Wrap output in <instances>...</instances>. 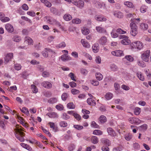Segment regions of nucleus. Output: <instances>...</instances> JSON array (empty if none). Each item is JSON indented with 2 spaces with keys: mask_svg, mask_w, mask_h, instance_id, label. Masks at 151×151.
<instances>
[{
  "mask_svg": "<svg viewBox=\"0 0 151 151\" xmlns=\"http://www.w3.org/2000/svg\"><path fill=\"white\" fill-rule=\"evenodd\" d=\"M42 129L43 131V132L46 134H48V135L50 137L51 136V134L49 132L48 130H47L46 129H44L43 127H42Z\"/></svg>",
  "mask_w": 151,
  "mask_h": 151,
  "instance_id": "nucleus-59",
  "label": "nucleus"
},
{
  "mask_svg": "<svg viewBox=\"0 0 151 151\" xmlns=\"http://www.w3.org/2000/svg\"><path fill=\"white\" fill-rule=\"evenodd\" d=\"M91 84L94 86H97L99 84V82L96 80H93L91 82Z\"/></svg>",
  "mask_w": 151,
  "mask_h": 151,
  "instance_id": "nucleus-53",
  "label": "nucleus"
},
{
  "mask_svg": "<svg viewBox=\"0 0 151 151\" xmlns=\"http://www.w3.org/2000/svg\"><path fill=\"white\" fill-rule=\"evenodd\" d=\"M81 20L78 18H76L73 19L72 21V22L74 24H79L81 23Z\"/></svg>",
  "mask_w": 151,
  "mask_h": 151,
  "instance_id": "nucleus-30",
  "label": "nucleus"
},
{
  "mask_svg": "<svg viewBox=\"0 0 151 151\" xmlns=\"http://www.w3.org/2000/svg\"><path fill=\"white\" fill-rule=\"evenodd\" d=\"M12 39L14 41L16 42H19L21 40L20 37L17 36L13 37Z\"/></svg>",
  "mask_w": 151,
  "mask_h": 151,
  "instance_id": "nucleus-56",
  "label": "nucleus"
},
{
  "mask_svg": "<svg viewBox=\"0 0 151 151\" xmlns=\"http://www.w3.org/2000/svg\"><path fill=\"white\" fill-rule=\"evenodd\" d=\"M130 25L131 28V34L132 36H135L138 33L137 26L133 22L131 23Z\"/></svg>",
  "mask_w": 151,
  "mask_h": 151,
  "instance_id": "nucleus-2",
  "label": "nucleus"
},
{
  "mask_svg": "<svg viewBox=\"0 0 151 151\" xmlns=\"http://www.w3.org/2000/svg\"><path fill=\"white\" fill-rule=\"evenodd\" d=\"M96 19L99 21H105L106 20V18L99 16L96 17Z\"/></svg>",
  "mask_w": 151,
  "mask_h": 151,
  "instance_id": "nucleus-44",
  "label": "nucleus"
},
{
  "mask_svg": "<svg viewBox=\"0 0 151 151\" xmlns=\"http://www.w3.org/2000/svg\"><path fill=\"white\" fill-rule=\"evenodd\" d=\"M31 87L32 91L33 93H36L37 92L38 90L36 87L35 85H31Z\"/></svg>",
  "mask_w": 151,
  "mask_h": 151,
  "instance_id": "nucleus-46",
  "label": "nucleus"
},
{
  "mask_svg": "<svg viewBox=\"0 0 151 151\" xmlns=\"http://www.w3.org/2000/svg\"><path fill=\"white\" fill-rule=\"evenodd\" d=\"M89 30L86 27H83L82 29V32L83 34L87 35L89 33Z\"/></svg>",
  "mask_w": 151,
  "mask_h": 151,
  "instance_id": "nucleus-33",
  "label": "nucleus"
},
{
  "mask_svg": "<svg viewBox=\"0 0 151 151\" xmlns=\"http://www.w3.org/2000/svg\"><path fill=\"white\" fill-rule=\"evenodd\" d=\"M114 15L115 17L119 18H122L123 16L122 13L120 11H115L114 12Z\"/></svg>",
  "mask_w": 151,
  "mask_h": 151,
  "instance_id": "nucleus-15",
  "label": "nucleus"
},
{
  "mask_svg": "<svg viewBox=\"0 0 151 151\" xmlns=\"http://www.w3.org/2000/svg\"><path fill=\"white\" fill-rule=\"evenodd\" d=\"M27 42L28 45L32 44L33 43V41L30 37H26L24 38V43H27Z\"/></svg>",
  "mask_w": 151,
  "mask_h": 151,
  "instance_id": "nucleus-12",
  "label": "nucleus"
},
{
  "mask_svg": "<svg viewBox=\"0 0 151 151\" xmlns=\"http://www.w3.org/2000/svg\"><path fill=\"white\" fill-rule=\"evenodd\" d=\"M102 142L107 145H109L110 144V141L108 139H103L102 140Z\"/></svg>",
  "mask_w": 151,
  "mask_h": 151,
  "instance_id": "nucleus-40",
  "label": "nucleus"
},
{
  "mask_svg": "<svg viewBox=\"0 0 151 151\" xmlns=\"http://www.w3.org/2000/svg\"><path fill=\"white\" fill-rule=\"evenodd\" d=\"M9 18L8 17H5L4 16L3 17L1 18V21L3 22H6L9 21Z\"/></svg>",
  "mask_w": 151,
  "mask_h": 151,
  "instance_id": "nucleus-52",
  "label": "nucleus"
},
{
  "mask_svg": "<svg viewBox=\"0 0 151 151\" xmlns=\"http://www.w3.org/2000/svg\"><path fill=\"white\" fill-rule=\"evenodd\" d=\"M45 5L48 7H50L52 6V4L50 2L47 0L44 3Z\"/></svg>",
  "mask_w": 151,
  "mask_h": 151,
  "instance_id": "nucleus-63",
  "label": "nucleus"
},
{
  "mask_svg": "<svg viewBox=\"0 0 151 151\" xmlns=\"http://www.w3.org/2000/svg\"><path fill=\"white\" fill-rule=\"evenodd\" d=\"M56 109L58 110L61 111L63 109L64 107L61 104H60L56 106Z\"/></svg>",
  "mask_w": 151,
  "mask_h": 151,
  "instance_id": "nucleus-48",
  "label": "nucleus"
},
{
  "mask_svg": "<svg viewBox=\"0 0 151 151\" xmlns=\"http://www.w3.org/2000/svg\"><path fill=\"white\" fill-rule=\"evenodd\" d=\"M73 127L76 129L78 130H81L83 128V127L82 126L78 125H74Z\"/></svg>",
  "mask_w": 151,
  "mask_h": 151,
  "instance_id": "nucleus-54",
  "label": "nucleus"
},
{
  "mask_svg": "<svg viewBox=\"0 0 151 151\" xmlns=\"http://www.w3.org/2000/svg\"><path fill=\"white\" fill-rule=\"evenodd\" d=\"M99 120L101 123L103 124L106 121L107 119L105 116L102 115L100 117Z\"/></svg>",
  "mask_w": 151,
  "mask_h": 151,
  "instance_id": "nucleus-20",
  "label": "nucleus"
},
{
  "mask_svg": "<svg viewBox=\"0 0 151 151\" xmlns=\"http://www.w3.org/2000/svg\"><path fill=\"white\" fill-rule=\"evenodd\" d=\"M128 121L132 124H138L141 122V120L138 118L135 117H130Z\"/></svg>",
  "mask_w": 151,
  "mask_h": 151,
  "instance_id": "nucleus-6",
  "label": "nucleus"
},
{
  "mask_svg": "<svg viewBox=\"0 0 151 151\" xmlns=\"http://www.w3.org/2000/svg\"><path fill=\"white\" fill-rule=\"evenodd\" d=\"M147 8V6L145 5H142L141 7L140 11L141 12L144 13L146 11Z\"/></svg>",
  "mask_w": 151,
  "mask_h": 151,
  "instance_id": "nucleus-37",
  "label": "nucleus"
},
{
  "mask_svg": "<svg viewBox=\"0 0 151 151\" xmlns=\"http://www.w3.org/2000/svg\"><path fill=\"white\" fill-rule=\"evenodd\" d=\"M71 93L73 95H77L80 92V91L75 88H73L71 90Z\"/></svg>",
  "mask_w": 151,
  "mask_h": 151,
  "instance_id": "nucleus-39",
  "label": "nucleus"
},
{
  "mask_svg": "<svg viewBox=\"0 0 151 151\" xmlns=\"http://www.w3.org/2000/svg\"><path fill=\"white\" fill-rule=\"evenodd\" d=\"M81 42L83 46L85 47L88 48L90 47V45L89 43L85 41L84 39H82L81 40Z\"/></svg>",
  "mask_w": 151,
  "mask_h": 151,
  "instance_id": "nucleus-16",
  "label": "nucleus"
},
{
  "mask_svg": "<svg viewBox=\"0 0 151 151\" xmlns=\"http://www.w3.org/2000/svg\"><path fill=\"white\" fill-rule=\"evenodd\" d=\"M111 35L112 37L113 38L117 37L118 36V34L116 32V30L113 29L111 32Z\"/></svg>",
  "mask_w": 151,
  "mask_h": 151,
  "instance_id": "nucleus-31",
  "label": "nucleus"
},
{
  "mask_svg": "<svg viewBox=\"0 0 151 151\" xmlns=\"http://www.w3.org/2000/svg\"><path fill=\"white\" fill-rule=\"evenodd\" d=\"M141 28L143 30H146L148 28L147 24L145 23H142L140 25Z\"/></svg>",
  "mask_w": 151,
  "mask_h": 151,
  "instance_id": "nucleus-38",
  "label": "nucleus"
},
{
  "mask_svg": "<svg viewBox=\"0 0 151 151\" xmlns=\"http://www.w3.org/2000/svg\"><path fill=\"white\" fill-rule=\"evenodd\" d=\"M123 149L122 146H119L117 147H114L112 150V151H122Z\"/></svg>",
  "mask_w": 151,
  "mask_h": 151,
  "instance_id": "nucleus-36",
  "label": "nucleus"
},
{
  "mask_svg": "<svg viewBox=\"0 0 151 151\" xmlns=\"http://www.w3.org/2000/svg\"><path fill=\"white\" fill-rule=\"evenodd\" d=\"M95 76L96 78L99 81H101L103 79V75L100 73H96Z\"/></svg>",
  "mask_w": 151,
  "mask_h": 151,
  "instance_id": "nucleus-23",
  "label": "nucleus"
},
{
  "mask_svg": "<svg viewBox=\"0 0 151 151\" xmlns=\"http://www.w3.org/2000/svg\"><path fill=\"white\" fill-rule=\"evenodd\" d=\"M125 138L127 141H129L132 138V135L131 134H126Z\"/></svg>",
  "mask_w": 151,
  "mask_h": 151,
  "instance_id": "nucleus-58",
  "label": "nucleus"
},
{
  "mask_svg": "<svg viewBox=\"0 0 151 151\" xmlns=\"http://www.w3.org/2000/svg\"><path fill=\"white\" fill-rule=\"evenodd\" d=\"M9 61V53L7 54L4 58V63L6 64L8 63Z\"/></svg>",
  "mask_w": 151,
  "mask_h": 151,
  "instance_id": "nucleus-29",
  "label": "nucleus"
},
{
  "mask_svg": "<svg viewBox=\"0 0 151 151\" xmlns=\"http://www.w3.org/2000/svg\"><path fill=\"white\" fill-rule=\"evenodd\" d=\"M96 29L98 32L101 33H105L106 32V31L103 28L100 26L96 27Z\"/></svg>",
  "mask_w": 151,
  "mask_h": 151,
  "instance_id": "nucleus-19",
  "label": "nucleus"
},
{
  "mask_svg": "<svg viewBox=\"0 0 151 151\" xmlns=\"http://www.w3.org/2000/svg\"><path fill=\"white\" fill-rule=\"evenodd\" d=\"M20 110L23 113L26 114L27 116L29 115V112L28 109L25 107H23Z\"/></svg>",
  "mask_w": 151,
  "mask_h": 151,
  "instance_id": "nucleus-26",
  "label": "nucleus"
},
{
  "mask_svg": "<svg viewBox=\"0 0 151 151\" xmlns=\"http://www.w3.org/2000/svg\"><path fill=\"white\" fill-rule=\"evenodd\" d=\"M49 117L51 118H58V115L55 112H52L51 113H48L47 114Z\"/></svg>",
  "mask_w": 151,
  "mask_h": 151,
  "instance_id": "nucleus-11",
  "label": "nucleus"
},
{
  "mask_svg": "<svg viewBox=\"0 0 151 151\" xmlns=\"http://www.w3.org/2000/svg\"><path fill=\"white\" fill-rule=\"evenodd\" d=\"M91 141L93 144H96L98 142L99 139L97 137L93 136L91 138Z\"/></svg>",
  "mask_w": 151,
  "mask_h": 151,
  "instance_id": "nucleus-17",
  "label": "nucleus"
},
{
  "mask_svg": "<svg viewBox=\"0 0 151 151\" xmlns=\"http://www.w3.org/2000/svg\"><path fill=\"white\" fill-rule=\"evenodd\" d=\"M68 96V94L66 93H63L61 96V98L63 101H65Z\"/></svg>",
  "mask_w": 151,
  "mask_h": 151,
  "instance_id": "nucleus-45",
  "label": "nucleus"
},
{
  "mask_svg": "<svg viewBox=\"0 0 151 151\" xmlns=\"http://www.w3.org/2000/svg\"><path fill=\"white\" fill-rule=\"evenodd\" d=\"M116 32L117 33L120 34H124L126 33V31H124L122 30L121 29H118L116 30Z\"/></svg>",
  "mask_w": 151,
  "mask_h": 151,
  "instance_id": "nucleus-62",
  "label": "nucleus"
},
{
  "mask_svg": "<svg viewBox=\"0 0 151 151\" xmlns=\"http://www.w3.org/2000/svg\"><path fill=\"white\" fill-rule=\"evenodd\" d=\"M66 45L65 42H63L58 45V47H64L66 46Z\"/></svg>",
  "mask_w": 151,
  "mask_h": 151,
  "instance_id": "nucleus-57",
  "label": "nucleus"
},
{
  "mask_svg": "<svg viewBox=\"0 0 151 151\" xmlns=\"http://www.w3.org/2000/svg\"><path fill=\"white\" fill-rule=\"evenodd\" d=\"M51 12L54 14H57L58 13V11L54 7H52L50 8Z\"/></svg>",
  "mask_w": 151,
  "mask_h": 151,
  "instance_id": "nucleus-43",
  "label": "nucleus"
},
{
  "mask_svg": "<svg viewBox=\"0 0 151 151\" xmlns=\"http://www.w3.org/2000/svg\"><path fill=\"white\" fill-rule=\"evenodd\" d=\"M99 45L98 44H94L92 47L93 52L95 53L99 51Z\"/></svg>",
  "mask_w": 151,
  "mask_h": 151,
  "instance_id": "nucleus-18",
  "label": "nucleus"
},
{
  "mask_svg": "<svg viewBox=\"0 0 151 151\" xmlns=\"http://www.w3.org/2000/svg\"><path fill=\"white\" fill-rule=\"evenodd\" d=\"M141 109L139 107H136L134 109V112L135 115H138L140 113Z\"/></svg>",
  "mask_w": 151,
  "mask_h": 151,
  "instance_id": "nucleus-27",
  "label": "nucleus"
},
{
  "mask_svg": "<svg viewBox=\"0 0 151 151\" xmlns=\"http://www.w3.org/2000/svg\"><path fill=\"white\" fill-rule=\"evenodd\" d=\"M78 6L80 8H82L84 6V2L82 0H80L78 1Z\"/></svg>",
  "mask_w": 151,
  "mask_h": 151,
  "instance_id": "nucleus-55",
  "label": "nucleus"
},
{
  "mask_svg": "<svg viewBox=\"0 0 151 151\" xmlns=\"http://www.w3.org/2000/svg\"><path fill=\"white\" fill-rule=\"evenodd\" d=\"M137 76L141 80L143 81L145 79L144 76L142 75L141 72H139L137 73Z\"/></svg>",
  "mask_w": 151,
  "mask_h": 151,
  "instance_id": "nucleus-35",
  "label": "nucleus"
},
{
  "mask_svg": "<svg viewBox=\"0 0 151 151\" xmlns=\"http://www.w3.org/2000/svg\"><path fill=\"white\" fill-rule=\"evenodd\" d=\"M133 146L134 148L137 150H138L139 149V145L137 143L135 142L134 143Z\"/></svg>",
  "mask_w": 151,
  "mask_h": 151,
  "instance_id": "nucleus-51",
  "label": "nucleus"
},
{
  "mask_svg": "<svg viewBox=\"0 0 151 151\" xmlns=\"http://www.w3.org/2000/svg\"><path fill=\"white\" fill-rule=\"evenodd\" d=\"M62 118L64 119L68 120L70 118V117L65 113H63L62 116Z\"/></svg>",
  "mask_w": 151,
  "mask_h": 151,
  "instance_id": "nucleus-41",
  "label": "nucleus"
},
{
  "mask_svg": "<svg viewBox=\"0 0 151 151\" xmlns=\"http://www.w3.org/2000/svg\"><path fill=\"white\" fill-rule=\"evenodd\" d=\"M120 39H123L121 40V43L124 45H127L131 43L130 40L129 39L128 37L127 36L124 35L121 36H120Z\"/></svg>",
  "mask_w": 151,
  "mask_h": 151,
  "instance_id": "nucleus-3",
  "label": "nucleus"
},
{
  "mask_svg": "<svg viewBox=\"0 0 151 151\" xmlns=\"http://www.w3.org/2000/svg\"><path fill=\"white\" fill-rule=\"evenodd\" d=\"M63 18L66 21H69L72 19V17L69 14H66L64 15Z\"/></svg>",
  "mask_w": 151,
  "mask_h": 151,
  "instance_id": "nucleus-25",
  "label": "nucleus"
},
{
  "mask_svg": "<svg viewBox=\"0 0 151 151\" xmlns=\"http://www.w3.org/2000/svg\"><path fill=\"white\" fill-rule=\"evenodd\" d=\"M112 54L114 56H121L124 55L123 51L122 50H117L111 52Z\"/></svg>",
  "mask_w": 151,
  "mask_h": 151,
  "instance_id": "nucleus-7",
  "label": "nucleus"
},
{
  "mask_svg": "<svg viewBox=\"0 0 151 151\" xmlns=\"http://www.w3.org/2000/svg\"><path fill=\"white\" fill-rule=\"evenodd\" d=\"M20 145L23 147L25 149H26L29 150L30 151L32 149L31 147L27 144L24 143H21L20 144Z\"/></svg>",
  "mask_w": 151,
  "mask_h": 151,
  "instance_id": "nucleus-21",
  "label": "nucleus"
},
{
  "mask_svg": "<svg viewBox=\"0 0 151 151\" xmlns=\"http://www.w3.org/2000/svg\"><path fill=\"white\" fill-rule=\"evenodd\" d=\"M60 125L61 127H66L67 126V123L64 121H61L60 122Z\"/></svg>",
  "mask_w": 151,
  "mask_h": 151,
  "instance_id": "nucleus-49",
  "label": "nucleus"
},
{
  "mask_svg": "<svg viewBox=\"0 0 151 151\" xmlns=\"http://www.w3.org/2000/svg\"><path fill=\"white\" fill-rule=\"evenodd\" d=\"M132 45L133 48H136L139 50H140L143 47V44L139 41H136L132 43Z\"/></svg>",
  "mask_w": 151,
  "mask_h": 151,
  "instance_id": "nucleus-4",
  "label": "nucleus"
},
{
  "mask_svg": "<svg viewBox=\"0 0 151 151\" xmlns=\"http://www.w3.org/2000/svg\"><path fill=\"white\" fill-rule=\"evenodd\" d=\"M107 132L109 135L112 137H114L116 135V134L114 129L111 127H108L107 129Z\"/></svg>",
  "mask_w": 151,
  "mask_h": 151,
  "instance_id": "nucleus-9",
  "label": "nucleus"
},
{
  "mask_svg": "<svg viewBox=\"0 0 151 151\" xmlns=\"http://www.w3.org/2000/svg\"><path fill=\"white\" fill-rule=\"evenodd\" d=\"M57 101V99L56 98H52L50 99L48 102L51 104H53L56 102Z\"/></svg>",
  "mask_w": 151,
  "mask_h": 151,
  "instance_id": "nucleus-42",
  "label": "nucleus"
},
{
  "mask_svg": "<svg viewBox=\"0 0 151 151\" xmlns=\"http://www.w3.org/2000/svg\"><path fill=\"white\" fill-rule=\"evenodd\" d=\"M41 85L45 88L48 89L51 88L52 86L51 83L47 81H43L41 83Z\"/></svg>",
  "mask_w": 151,
  "mask_h": 151,
  "instance_id": "nucleus-8",
  "label": "nucleus"
},
{
  "mask_svg": "<svg viewBox=\"0 0 151 151\" xmlns=\"http://www.w3.org/2000/svg\"><path fill=\"white\" fill-rule=\"evenodd\" d=\"M139 129L142 131H144L147 129V125L146 124H144L139 127Z\"/></svg>",
  "mask_w": 151,
  "mask_h": 151,
  "instance_id": "nucleus-34",
  "label": "nucleus"
},
{
  "mask_svg": "<svg viewBox=\"0 0 151 151\" xmlns=\"http://www.w3.org/2000/svg\"><path fill=\"white\" fill-rule=\"evenodd\" d=\"M125 58L128 61L130 62H132L134 60L133 58L131 55H128L125 56Z\"/></svg>",
  "mask_w": 151,
  "mask_h": 151,
  "instance_id": "nucleus-50",
  "label": "nucleus"
},
{
  "mask_svg": "<svg viewBox=\"0 0 151 151\" xmlns=\"http://www.w3.org/2000/svg\"><path fill=\"white\" fill-rule=\"evenodd\" d=\"M61 59L63 61H66L71 60V58L68 56L67 54H65L61 56Z\"/></svg>",
  "mask_w": 151,
  "mask_h": 151,
  "instance_id": "nucleus-13",
  "label": "nucleus"
},
{
  "mask_svg": "<svg viewBox=\"0 0 151 151\" xmlns=\"http://www.w3.org/2000/svg\"><path fill=\"white\" fill-rule=\"evenodd\" d=\"M18 118L20 123L22 124L23 125H24L25 124L24 123V121L23 118L22 117L19 116L18 117Z\"/></svg>",
  "mask_w": 151,
  "mask_h": 151,
  "instance_id": "nucleus-61",
  "label": "nucleus"
},
{
  "mask_svg": "<svg viewBox=\"0 0 151 151\" xmlns=\"http://www.w3.org/2000/svg\"><path fill=\"white\" fill-rule=\"evenodd\" d=\"M74 116L75 119L78 120H79L81 119V116L79 114L76 113V112L74 115Z\"/></svg>",
  "mask_w": 151,
  "mask_h": 151,
  "instance_id": "nucleus-60",
  "label": "nucleus"
},
{
  "mask_svg": "<svg viewBox=\"0 0 151 151\" xmlns=\"http://www.w3.org/2000/svg\"><path fill=\"white\" fill-rule=\"evenodd\" d=\"M124 4L130 8H133L134 7L133 3L131 2L126 1L124 3Z\"/></svg>",
  "mask_w": 151,
  "mask_h": 151,
  "instance_id": "nucleus-32",
  "label": "nucleus"
},
{
  "mask_svg": "<svg viewBox=\"0 0 151 151\" xmlns=\"http://www.w3.org/2000/svg\"><path fill=\"white\" fill-rule=\"evenodd\" d=\"M23 129L21 127L18 126L16 129V133L15 134V136L17 139L21 142H23L24 141V137L25 134L21 132L22 131H23Z\"/></svg>",
  "mask_w": 151,
  "mask_h": 151,
  "instance_id": "nucleus-1",
  "label": "nucleus"
},
{
  "mask_svg": "<svg viewBox=\"0 0 151 151\" xmlns=\"http://www.w3.org/2000/svg\"><path fill=\"white\" fill-rule=\"evenodd\" d=\"M91 126L92 127L95 128H99V126L94 121H93L91 122Z\"/></svg>",
  "mask_w": 151,
  "mask_h": 151,
  "instance_id": "nucleus-47",
  "label": "nucleus"
},
{
  "mask_svg": "<svg viewBox=\"0 0 151 151\" xmlns=\"http://www.w3.org/2000/svg\"><path fill=\"white\" fill-rule=\"evenodd\" d=\"M49 124L50 126V127L52 129V130L53 131L56 132L58 131V128L55 125V124L54 123L50 122L49 123Z\"/></svg>",
  "mask_w": 151,
  "mask_h": 151,
  "instance_id": "nucleus-14",
  "label": "nucleus"
},
{
  "mask_svg": "<svg viewBox=\"0 0 151 151\" xmlns=\"http://www.w3.org/2000/svg\"><path fill=\"white\" fill-rule=\"evenodd\" d=\"M99 43L101 45H103L106 44L107 42V39L105 36H102L99 40Z\"/></svg>",
  "mask_w": 151,
  "mask_h": 151,
  "instance_id": "nucleus-10",
  "label": "nucleus"
},
{
  "mask_svg": "<svg viewBox=\"0 0 151 151\" xmlns=\"http://www.w3.org/2000/svg\"><path fill=\"white\" fill-rule=\"evenodd\" d=\"M113 96V94L110 93H107L105 96L106 99L109 100L112 99Z\"/></svg>",
  "mask_w": 151,
  "mask_h": 151,
  "instance_id": "nucleus-22",
  "label": "nucleus"
},
{
  "mask_svg": "<svg viewBox=\"0 0 151 151\" xmlns=\"http://www.w3.org/2000/svg\"><path fill=\"white\" fill-rule=\"evenodd\" d=\"M69 76L70 78L71 79L75 81H76V80L74 78V75L73 73H70L69 74Z\"/></svg>",
  "mask_w": 151,
  "mask_h": 151,
  "instance_id": "nucleus-64",
  "label": "nucleus"
},
{
  "mask_svg": "<svg viewBox=\"0 0 151 151\" xmlns=\"http://www.w3.org/2000/svg\"><path fill=\"white\" fill-rule=\"evenodd\" d=\"M67 107L68 108L70 109H73L75 108V106L73 103L70 102L67 104Z\"/></svg>",
  "mask_w": 151,
  "mask_h": 151,
  "instance_id": "nucleus-28",
  "label": "nucleus"
},
{
  "mask_svg": "<svg viewBox=\"0 0 151 151\" xmlns=\"http://www.w3.org/2000/svg\"><path fill=\"white\" fill-rule=\"evenodd\" d=\"M150 52V50H147L142 54V58L143 60L145 62L148 61Z\"/></svg>",
  "mask_w": 151,
  "mask_h": 151,
  "instance_id": "nucleus-5",
  "label": "nucleus"
},
{
  "mask_svg": "<svg viewBox=\"0 0 151 151\" xmlns=\"http://www.w3.org/2000/svg\"><path fill=\"white\" fill-rule=\"evenodd\" d=\"M93 134L95 135H100L103 134V132L99 130H95L93 132Z\"/></svg>",
  "mask_w": 151,
  "mask_h": 151,
  "instance_id": "nucleus-24",
  "label": "nucleus"
}]
</instances>
